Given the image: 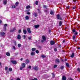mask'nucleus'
I'll return each instance as SVG.
<instances>
[{
	"mask_svg": "<svg viewBox=\"0 0 80 80\" xmlns=\"http://www.w3.org/2000/svg\"><path fill=\"white\" fill-rule=\"evenodd\" d=\"M73 0L74 2H77V0Z\"/></svg>",
	"mask_w": 80,
	"mask_h": 80,
	"instance_id": "nucleus-62",
	"label": "nucleus"
},
{
	"mask_svg": "<svg viewBox=\"0 0 80 80\" xmlns=\"http://www.w3.org/2000/svg\"><path fill=\"white\" fill-rule=\"evenodd\" d=\"M11 62L13 64H17V61H16L12 60L11 61Z\"/></svg>",
	"mask_w": 80,
	"mask_h": 80,
	"instance_id": "nucleus-3",
	"label": "nucleus"
},
{
	"mask_svg": "<svg viewBox=\"0 0 80 80\" xmlns=\"http://www.w3.org/2000/svg\"><path fill=\"white\" fill-rule=\"evenodd\" d=\"M17 38L18 40H20V39H21V36H20V35L19 34L18 35Z\"/></svg>",
	"mask_w": 80,
	"mask_h": 80,
	"instance_id": "nucleus-8",
	"label": "nucleus"
},
{
	"mask_svg": "<svg viewBox=\"0 0 80 80\" xmlns=\"http://www.w3.org/2000/svg\"><path fill=\"white\" fill-rule=\"evenodd\" d=\"M43 7L44 8H47V6L46 5H44L43 6Z\"/></svg>",
	"mask_w": 80,
	"mask_h": 80,
	"instance_id": "nucleus-36",
	"label": "nucleus"
},
{
	"mask_svg": "<svg viewBox=\"0 0 80 80\" xmlns=\"http://www.w3.org/2000/svg\"><path fill=\"white\" fill-rule=\"evenodd\" d=\"M21 66L23 68H25V63H22L21 64Z\"/></svg>",
	"mask_w": 80,
	"mask_h": 80,
	"instance_id": "nucleus-9",
	"label": "nucleus"
},
{
	"mask_svg": "<svg viewBox=\"0 0 80 80\" xmlns=\"http://www.w3.org/2000/svg\"><path fill=\"white\" fill-rule=\"evenodd\" d=\"M5 70H8V67H5Z\"/></svg>",
	"mask_w": 80,
	"mask_h": 80,
	"instance_id": "nucleus-43",
	"label": "nucleus"
},
{
	"mask_svg": "<svg viewBox=\"0 0 80 80\" xmlns=\"http://www.w3.org/2000/svg\"><path fill=\"white\" fill-rule=\"evenodd\" d=\"M30 8V6L29 5L27 6L26 7V8L27 9H28V8Z\"/></svg>",
	"mask_w": 80,
	"mask_h": 80,
	"instance_id": "nucleus-23",
	"label": "nucleus"
},
{
	"mask_svg": "<svg viewBox=\"0 0 80 80\" xmlns=\"http://www.w3.org/2000/svg\"><path fill=\"white\" fill-rule=\"evenodd\" d=\"M57 67V65H55L54 66V68H56V67Z\"/></svg>",
	"mask_w": 80,
	"mask_h": 80,
	"instance_id": "nucleus-46",
	"label": "nucleus"
},
{
	"mask_svg": "<svg viewBox=\"0 0 80 80\" xmlns=\"http://www.w3.org/2000/svg\"><path fill=\"white\" fill-rule=\"evenodd\" d=\"M52 77H55V74H53V73H52Z\"/></svg>",
	"mask_w": 80,
	"mask_h": 80,
	"instance_id": "nucleus-48",
	"label": "nucleus"
},
{
	"mask_svg": "<svg viewBox=\"0 0 80 80\" xmlns=\"http://www.w3.org/2000/svg\"><path fill=\"white\" fill-rule=\"evenodd\" d=\"M59 24L60 26H61L62 25V21H60L59 22Z\"/></svg>",
	"mask_w": 80,
	"mask_h": 80,
	"instance_id": "nucleus-29",
	"label": "nucleus"
},
{
	"mask_svg": "<svg viewBox=\"0 0 80 80\" xmlns=\"http://www.w3.org/2000/svg\"><path fill=\"white\" fill-rule=\"evenodd\" d=\"M32 68V67L31 66H29V67H28V68H30V69H31V68Z\"/></svg>",
	"mask_w": 80,
	"mask_h": 80,
	"instance_id": "nucleus-50",
	"label": "nucleus"
},
{
	"mask_svg": "<svg viewBox=\"0 0 80 80\" xmlns=\"http://www.w3.org/2000/svg\"><path fill=\"white\" fill-rule=\"evenodd\" d=\"M67 80V78L65 76H63L62 77V80Z\"/></svg>",
	"mask_w": 80,
	"mask_h": 80,
	"instance_id": "nucleus-6",
	"label": "nucleus"
},
{
	"mask_svg": "<svg viewBox=\"0 0 80 80\" xmlns=\"http://www.w3.org/2000/svg\"><path fill=\"white\" fill-rule=\"evenodd\" d=\"M44 12H45V13H47V10H46L44 11Z\"/></svg>",
	"mask_w": 80,
	"mask_h": 80,
	"instance_id": "nucleus-57",
	"label": "nucleus"
},
{
	"mask_svg": "<svg viewBox=\"0 0 80 80\" xmlns=\"http://www.w3.org/2000/svg\"><path fill=\"white\" fill-rule=\"evenodd\" d=\"M66 65L68 67H70V65H69V64H68V63H66Z\"/></svg>",
	"mask_w": 80,
	"mask_h": 80,
	"instance_id": "nucleus-27",
	"label": "nucleus"
},
{
	"mask_svg": "<svg viewBox=\"0 0 80 80\" xmlns=\"http://www.w3.org/2000/svg\"><path fill=\"white\" fill-rule=\"evenodd\" d=\"M73 32H75V29H73L72 30Z\"/></svg>",
	"mask_w": 80,
	"mask_h": 80,
	"instance_id": "nucleus-53",
	"label": "nucleus"
},
{
	"mask_svg": "<svg viewBox=\"0 0 80 80\" xmlns=\"http://www.w3.org/2000/svg\"><path fill=\"white\" fill-rule=\"evenodd\" d=\"M28 32L29 33H32V31L30 30V29L29 28H28L27 29Z\"/></svg>",
	"mask_w": 80,
	"mask_h": 80,
	"instance_id": "nucleus-4",
	"label": "nucleus"
},
{
	"mask_svg": "<svg viewBox=\"0 0 80 80\" xmlns=\"http://www.w3.org/2000/svg\"><path fill=\"white\" fill-rule=\"evenodd\" d=\"M65 40H63V43H65Z\"/></svg>",
	"mask_w": 80,
	"mask_h": 80,
	"instance_id": "nucleus-59",
	"label": "nucleus"
},
{
	"mask_svg": "<svg viewBox=\"0 0 80 80\" xmlns=\"http://www.w3.org/2000/svg\"><path fill=\"white\" fill-rule=\"evenodd\" d=\"M33 68L35 70H38V68L37 67H35Z\"/></svg>",
	"mask_w": 80,
	"mask_h": 80,
	"instance_id": "nucleus-18",
	"label": "nucleus"
},
{
	"mask_svg": "<svg viewBox=\"0 0 80 80\" xmlns=\"http://www.w3.org/2000/svg\"><path fill=\"white\" fill-rule=\"evenodd\" d=\"M77 34H78V32H75L74 35H77Z\"/></svg>",
	"mask_w": 80,
	"mask_h": 80,
	"instance_id": "nucleus-44",
	"label": "nucleus"
},
{
	"mask_svg": "<svg viewBox=\"0 0 80 80\" xmlns=\"http://www.w3.org/2000/svg\"><path fill=\"white\" fill-rule=\"evenodd\" d=\"M75 38H76V36H73L72 37L73 40H75Z\"/></svg>",
	"mask_w": 80,
	"mask_h": 80,
	"instance_id": "nucleus-35",
	"label": "nucleus"
},
{
	"mask_svg": "<svg viewBox=\"0 0 80 80\" xmlns=\"http://www.w3.org/2000/svg\"><path fill=\"white\" fill-rule=\"evenodd\" d=\"M25 18L26 20H28L29 19V17H28V16H26L25 17Z\"/></svg>",
	"mask_w": 80,
	"mask_h": 80,
	"instance_id": "nucleus-20",
	"label": "nucleus"
},
{
	"mask_svg": "<svg viewBox=\"0 0 80 80\" xmlns=\"http://www.w3.org/2000/svg\"><path fill=\"white\" fill-rule=\"evenodd\" d=\"M55 42L53 41H51L50 42V44H51L52 45H53L54 44H55Z\"/></svg>",
	"mask_w": 80,
	"mask_h": 80,
	"instance_id": "nucleus-5",
	"label": "nucleus"
},
{
	"mask_svg": "<svg viewBox=\"0 0 80 80\" xmlns=\"http://www.w3.org/2000/svg\"><path fill=\"white\" fill-rule=\"evenodd\" d=\"M16 80H20V78H18L16 79Z\"/></svg>",
	"mask_w": 80,
	"mask_h": 80,
	"instance_id": "nucleus-56",
	"label": "nucleus"
},
{
	"mask_svg": "<svg viewBox=\"0 0 80 80\" xmlns=\"http://www.w3.org/2000/svg\"><path fill=\"white\" fill-rule=\"evenodd\" d=\"M2 3L4 5H6L7 3V0H3Z\"/></svg>",
	"mask_w": 80,
	"mask_h": 80,
	"instance_id": "nucleus-2",
	"label": "nucleus"
},
{
	"mask_svg": "<svg viewBox=\"0 0 80 80\" xmlns=\"http://www.w3.org/2000/svg\"><path fill=\"white\" fill-rule=\"evenodd\" d=\"M19 3L18 2H17L16 3V6H18V4H19Z\"/></svg>",
	"mask_w": 80,
	"mask_h": 80,
	"instance_id": "nucleus-33",
	"label": "nucleus"
},
{
	"mask_svg": "<svg viewBox=\"0 0 80 80\" xmlns=\"http://www.w3.org/2000/svg\"><path fill=\"white\" fill-rule=\"evenodd\" d=\"M35 54V52H32L31 53V55H34Z\"/></svg>",
	"mask_w": 80,
	"mask_h": 80,
	"instance_id": "nucleus-22",
	"label": "nucleus"
},
{
	"mask_svg": "<svg viewBox=\"0 0 80 80\" xmlns=\"http://www.w3.org/2000/svg\"><path fill=\"white\" fill-rule=\"evenodd\" d=\"M57 18L59 20H62V18L60 16V15L58 14L57 15Z\"/></svg>",
	"mask_w": 80,
	"mask_h": 80,
	"instance_id": "nucleus-1",
	"label": "nucleus"
},
{
	"mask_svg": "<svg viewBox=\"0 0 80 80\" xmlns=\"http://www.w3.org/2000/svg\"><path fill=\"white\" fill-rule=\"evenodd\" d=\"M7 25H8L7 24H4V31H6V28L5 27H7Z\"/></svg>",
	"mask_w": 80,
	"mask_h": 80,
	"instance_id": "nucleus-10",
	"label": "nucleus"
},
{
	"mask_svg": "<svg viewBox=\"0 0 80 80\" xmlns=\"http://www.w3.org/2000/svg\"><path fill=\"white\" fill-rule=\"evenodd\" d=\"M42 39H43V40L45 41L46 40V38H45V36H43L42 37Z\"/></svg>",
	"mask_w": 80,
	"mask_h": 80,
	"instance_id": "nucleus-16",
	"label": "nucleus"
},
{
	"mask_svg": "<svg viewBox=\"0 0 80 80\" xmlns=\"http://www.w3.org/2000/svg\"><path fill=\"white\" fill-rule=\"evenodd\" d=\"M9 72H12V68H9Z\"/></svg>",
	"mask_w": 80,
	"mask_h": 80,
	"instance_id": "nucleus-28",
	"label": "nucleus"
},
{
	"mask_svg": "<svg viewBox=\"0 0 80 80\" xmlns=\"http://www.w3.org/2000/svg\"><path fill=\"white\" fill-rule=\"evenodd\" d=\"M6 73H9V72L7 70L6 71Z\"/></svg>",
	"mask_w": 80,
	"mask_h": 80,
	"instance_id": "nucleus-51",
	"label": "nucleus"
},
{
	"mask_svg": "<svg viewBox=\"0 0 80 80\" xmlns=\"http://www.w3.org/2000/svg\"><path fill=\"white\" fill-rule=\"evenodd\" d=\"M18 47H19V48L20 47H21L22 45H21V44H20V43H19L18 44Z\"/></svg>",
	"mask_w": 80,
	"mask_h": 80,
	"instance_id": "nucleus-30",
	"label": "nucleus"
},
{
	"mask_svg": "<svg viewBox=\"0 0 80 80\" xmlns=\"http://www.w3.org/2000/svg\"><path fill=\"white\" fill-rule=\"evenodd\" d=\"M31 80H37V78H34V79H32Z\"/></svg>",
	"mask_w": 80,
	"mask_h": 80,
	"instance_id": "nucleus-52",
	"label": "nucleus"
},
{
	"mask_svg": "<svg viewBox=\"0 0 80 80\" xmlns=\"http://www.w3.org/2000/svg\"><path fill=\"white\" fill-rule=\"evenodd\" d=\"M35 3L36 5H38V1H36L35 2Z\"/></svg>",
	"mask_w": 80,
	"mask_h": 80,
	"instance_id": "nucleus-31",
	"label": "nucleus"
},
{
	"mask_svg": "<svg viewBox=\"0 0 80 80\" xmlns=\"http://www.w3.org/2000/svg\"><path fill=\"white\" fill-rule=\"evenodd\" d=\"M6 55H7V56H8V57L10 56V53H9L8 52H6Z\"/></svg>",
	"mask_w": 80,
	"mask_h": 80,
	"instance_id": "nucleus-13",
	"label": "nucleus"
},
{
	"mask_svg": "<svg viewBox=\"0 0 80 80\" xmlns=\"http://www.w3.org/2000/svg\"><path fill=\"white\" fill-rule=\"evenodd\" d=\"M36 50V48H32V51H35V50Z\"/></svg>",
	"mask_w": 80,
	"mask_h": 80,
	"instance_id": "nucleus-32",
	"label": "nucleus"
},
{
	"mask_svg": "<svg viewBox=\"0 0 80 80\" xmlns=\"http://www.w3.org/2000/svg\"><path fill=\"white\" fill-rule=\"evenodd\" d=\"M77 70L78 71V72H80V68H78L77 69Z\"/></svg>",
	"mask_w": 80,
	"mask_h": 80,
	"instance_id": "nucleus-38",
	"label": "nucleus"
},
{
	"mask_svg": "<svg viewBox=\"0 0 80 80\" xmlns=\"http://www.w3.org/2000/svg\"><path fill=\"white\" fill-rule=\"evenodd\" d=\"M22 60H23V58H21V61H22Z\"/></svg>",
	"mask_w": 80,
	"mask_h": 80,
	"instance_id": "nucleus-61",
	"label": "nucleus"
},
{
	"mask_svg": "<svg viewBox=\"0 0 80 80\" xmlns=\"http://www.w3.org/2000/svg\"><path fill=\"white\" fill-rule=\"evenodd\" d=\"M41 57H42V58H45V57H46V56H45L43 54H42V55H41Z\"/></svg>",
	"mask_w": 80,
	"mask_h": 80,
	"instance_id": "nucleus-25",
	"label": "nucleus"
},
{
	"mask_svg": "<svg viewBox=\"0 0 80 80\" xmlns=\"http://www.w3.org/2000/svg\"><path fill=\"white\" fill-rule=\"evenodd\" d=\"M23 39H25L26 38V36L23 35Z\"/></svg>",
	"mask_w": 80,
	"mask_h": 80,
	"instance_id": "nucleus-40",
	"label": "nucleus"
},
{
	"mask_svg": "<svg viewBox=\"0 0 80 80\" xmlns=\"http://www.w3.org/2000/svg\"><path fill=\"white\" fill-rule=\"evenodd\" d=\"M12 48L14 50H16V48H15V47L14 46H13Z\"/></svg>",
	"mask_w": 80,
	"mask_h": 80,
	"instance_id": "nucleus-41",
	"label": "nucleus"
},
{
	"mask_svg": "<svg viewBox=\"0 0 80 80\" xmlns=\"http://www.w3.org/2000/svg\"><path fill=\"white\" fill-rule=\"evenodd\" d=\"M74 53L73 52H72V55L71 56V57H72H72H74Z\"/></svg>",
	"mask_w": 80,
	"mask_h": 80,
	"instance_id": "nucleus-26",
	"label": "nucleus"
},
{
	"mask_svg": "<svg viewBox=\"0 0 80 80\" xmlns=\"http://www.w3.org/2000/svg\"><path fill=\"white\" fill-rule=\"evenodd\" d=\"M5 34V32H2L0 33V35H2V36H4Z\"/></svg>",
	"mask_w": 80,
	"mask_h": 80,
	"instance_id": "nucleus-12",
	"label": "nucleus"
},
{
	"mask_svg": "<svg viewBox=\"0 0 80 80\" xmlns=\"http://www.w3.org/2000/svg\"><path fill=\"white\" fill-rule=\"evenodd\" d=\"M54 11L51 10L50 11V14H51V15H53V14H54Z\"/></svg>",
	"mask_w": 80,
	"mask_h": 80,
	"instance_id": "nucleus-17",
	"label": "nucleus"
},
{
	"mask_svg": "<svg viewBox=\"0 0 80 80\" xmlns=\"http://www.w3.org/2000/svg\"><path fill=\"white\" fill-rule=\"evenodd\" d=\"M44 40H41V42H44Z\"/></svg>",
	"mask_w": 80,
	"mask_h": 80,
	"instance_id": "nucleus-60",
	"label": "nucleus"
},
{
	"mask_svg": "<svg viewBox=\"0 0 80 80\" xmlns=\"http://www.w3.org/2000/svg\"><path fill=\"white\" fill-rule=\"evenodd\" d=\"M18 33H20L21 32V30H19L18 31Z\"/></svg>",
	"mask_w": 80,
	"mask_h": 80,
	"instance_id": "nucleus-54",
	"label": "nucleus"
},
{
	"mask_svg": "<svg viewBox=\"0 0 80 80\" xmlns=\"http://www.w3.org/2000/svg\"><path fill=\"white\" fill-rule=\"evenodd\" d=\"M23 68V67H20V70H23V68Z\"/></svg>",
	"mask_w": 80,
	"mask_h": 80,
	"instance_id": "nucleus-34",
	"label": "nucleus"
},
{
	"mask_svg": "<svg viewBox=\"0 0 80 80\" xmlns=\"http://www.w3.org/2000/svg\"><path fill=\"white\" fill-rule=\"evenodd\" d=\"M11 8H15V6L14 5H12L11 6Z\"/></svg>",
	"mask_w": 80,
	"mask_h": 80,
	"instance_id": "nucleus-21",
	"label": "nucleus"
},
{
	"mask_svg": "<svg viewBox=\"0 0 80 80\" xmlns=\"http://www.w3.org/2000/svg\"><path fill=\"white\" fill-rule=\"evenodd\" d=\"M16 30V28H14L13 29H11L10 30V32H13V31H14V30Z\"/></svg>",
	"mask_w": 80,
	"mask_h": 80,
	"instance_id": "nucleus-11",
	"label": "nucleus"
},
{
	"mask_svg": "<svg viewBox=\"0 0 80 80\" xmlns=\"http://www.w3.org/2000/svg\"><path fill=\"white\" fill-rule=\"evenodd\" d=\"M73 9H75L76 8V6H74L72 7Z\"/></svg>",
	"mask_w": 80,
	"mask_h": 80,
	"instance_id": "nucleus-49",
	"label": "nucleus"
},
{
	"mask_svg": "<svg viewBox=\"0 0 80 80\" xmlns=\"http://www.w3.org/2000/svg\"><path fill=\"white\" fill-rule=\"evenodd\" d=\"M54 50L55 52H57V48H55L54 49Z\"/></svg>",
	"mask_w": 80,
	"mask_h": 80,
	"instance_id": "nucleus-45",
	"label": "nucleus"
},
{
	"mask_svg": "<svg viewBox=\"0 0 80 80\" xmlns=\"http://www.w3.org/2000/svg\"><path fill=\"white\" fill-rule=\"evenodd\" d=\"M67 8H70V6H68Z\"/></svg>",
	"mask_w": 80,
	"mask_h": 80,
	"instance_id": "nucleus-58",
	"label": "nucleus"
},
{
	"mask_svg": "<svg viewBox=\"0 0 80 80\" xmlns=\"http://www.w3.org/2000/svg\"><path fill=\"white\" fill-rule=\"evenodd\" d=\"M38 13H41V12H40V10L39 9H38Z\"/></svg>",
	"mask_w": 80,
	"mask_h": 80,
	"instance_id": "nucleus-47",
	"label": "nucleus"
},
{
	"mask_svg": "<svg viewBox=\"0 0 80 80\" xmlns=\"http://www.w3.org/2000/svg\"><path fill=\"white\" fill-rule=\"evenodd\" d=\"M78 49L80 50V47H79V48H78Z\"/></svg>",
	"mask_w": 80,
	"mask_h": 80,
	"instance_id": "nucleus-63",
	"label": "nucleus"
},
{
	"mask_svg": "<svg viewBox=\"0 0 80 80\" xmlns=\"http://www.w3.org/2000/svg\"><path fill=\"white\" fill-rule=\"evenodd\" d=\"M39 25H34V27L36 28H38L39 27Z\"/></svg>",
	"mask_w": 80,
	"mask_h": 80,
	"instance_id": "nucleus-14",
	"label": "nucleus"
},
{
	"mask_svg": "<svg viewBox=\"0 0 80 80\" xmlns=\"http://www.w3.org/2000/svg\"><path fill=\"white\" fill-rule=\"evenodd\" d=\"M64 68V67L63 66H61V69L62 70H63Z\"/></svg>",
	"mask_w": 80,
	"mask_h": 80,
	"instance_id": "nucleus-42",
	"label": "nucleus"
},
{
	"mask_svg": "<svg viewBox=\"0 0 80 80\" xmlns=\"http://www.w3.org/2000/svg\"><path fill=\"white\" fill-rule=\"evenodd\" d=\"M56 63H60V60H59V59H56Z\"/></svg>",
	"mask_w": 80,
	"mask_h": 80,
	"instance_id": "nucleus-19",
	"label": "nucleus"
},
{
	"mask_svg": "<svg viewBox=\"0 0 80 80\" xmlns=\"http://www.w3.org/2000/svg\"><path fill=\"white\" fill-rule=\"evenodd\" d=\"M27 14L28 15H30V12H28L27 13Z\"/></svg>",
	"mask_w": 80,
	"mask_h": 80,
	"instance_id": "nucleus-55",
	"label": "nucleus"
},
{
	"mask_svg": "<svg viewBox=\"0 0 80 80\" xmlns=\"http://www.w3.org/2000/svg\"><path fill=\"white\" fill-rule=\"evenodd\" d=\"M2 23V21L0 20V23Z\"/></svg>",
	"mask_w": 80,
	"mask_h": 80,
	"instance_id": "nucleus-64",
	"label": "nucleus"
},
{
	"mask_svg": "<svg viewBox=\"0 0 80 80\" xmlns=\"http://www.w3.org/2000/svg\"><path fill=\"white\" fill-rule=\"evenodd\" d=\"M23 32L24 34H27V32L26 31V29L23 30Z\"/></svg>",
	"mask_w": 80,
	"mask_h": 80,
	"instance_id": "nucleus-15",
	"label": "nucleus"
},
{
	"mask_svg": "<svg viewBox=\"0 0 80 80\" xmlns=\"http://www.w3.org/2000/svg\"><path fill=\"white\" fill-rule=\"evenodd\" d=\"M30 62V60H29L27 59L25 60V63H26V64H27L28 63Z\"/></svg>",
	"mask_w": 80,
	"mask_h": 80,
	"instance_id": "nucleus-7",
	"label": "nucleus"
},
{
	"mask_svg": "<svg viewBox=\"0 0 80 80\" xmlns=\"http://www.w3.org/2000/svg\"><path fill=\"white\" fill-rule=\"evenodd\" d=\"M33 15H34V17H36L37 16V13H34L33 14Z\"/></svg>",
	"mask_w": 80,
	"mask_h": 80,
	"instance_id": "nucleus-24",
	"label": "nucleus"
},
{
	"mask_svg": "<svg viewBox=\"0 0 80 80\" xmlns=\"http://www.w3.org/2000/svg\"><path fill=\"white\" fill-rule=\"evenodd\" d=\"M36 53H39V51L38 50H36Z\"/></svg>",
	"mask_w": 80,
	"mask_h": 80,
	"instance_id": "nucleus-39",
	"label": "nucleus"
},
{
	"mask_svg": "<svg viewBox=\"0 0 80 80\" xmlns=\"http://www.w3.org/2000/svg\"><path fill=\"white\" fill-rule=\"evenodd\" d=\"M28 38L29 40H31V38H32V37H28Z\"/></svg>",
	"mask_w": 80,
	"mask_h": 80,
	"instance_id": "nucleus-37",
	"label": "nucleus"
}]
</instances>
